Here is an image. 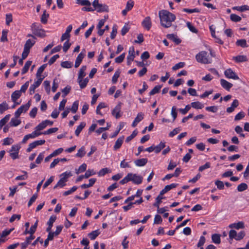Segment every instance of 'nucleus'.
<instances>
[{
	"label": "nucleus",
	"instance_id": "13",
	"mask_svg": "<svg viewBox=\"0 0 249 249\" xmlns=\"http://www.w3.org/2000/svg\"><path fill=\"white\" fill-rule=\"evenodd\" d=\"M85 50H83L77 56L75 62L74 66L75 68H77L80 66L83 59L85 56Z\"/></svg>",
	"mask_w": 249,
	"mask_h": 249
},
{
	"label": "nucleus",
	"instance_id": "5",
	"mask_svg": "<svg viewBox=\"0 0 249 249\" xmlns=\"http://www.w3.org/2000/svg\"><path fill=\"white\" fill-rule=\"evenodd\" d=\"M20 146L18 145H14L12 146L11 150L9 151L10 156L13 160L18 158V153Z\"/></svg>",
	"mask_w": 249,
	"mask_h": 249
},
{
	"label": "nucleus",
	"instance_id": "36",
	"mask_svg": "<svg viewBox=\"0 0 249 249\" xmlns=\"http://www.w3.org/2000/svg\"><path fill=\"white\" fill-rule=\"evenodd\" d=\"M100 234L98 230H95L89 233L88 235L91 240H94Z\"/></svg>",
	"mask_w": 249,
	"mask_h": 249
},
{
	"label": "nucleus",
	"instance_id": "12",
	"mask_svg": "<svg viewBox=\"0 0 249 249\" xmlns=\"http://www.w3.org/2000/svg\"><path fill=\"white\" fill-rule=\"evenodd\" d=\"M122 103H119L114 108L112 111V114L115 116L116 119H118L121 117L120 112L121 110Z\"/></svg>",
	"mask_w": 249,
	"mask_h": 249
},
{
	"label": "nucleus",
	"instance_id": "21",
	"mask_svg": "<svg viewBox=\"0 0 249 249\" xmlns=\"http://www.w3.org/2000/svg\"><path fill=\"white\" fill-rule=\"evenodd\" d=\"M35 42L34 40L28 39L24 45V49L30 51V49L34 46Z\"/></svg>",
	"mask_w": 249,
	"mask_h": 249
},
{
	"label": "nucleus",
	"instance_id": "23",
	"mask_svg": "<svg viewBox=\"0 0 249 249\" xmlns=\"http://www.w3.org/2000/svg\"><path fill=\"white\" fill-rule=\"evenodd\" d=\"M87 69V67L86 66H83L80 68L79 72L77 79H83V78L86 76V70Z\"/></svg>",
	"mask_w": 249,
	"mask_h": 249
},
{
	"label": "nucleus",
	"instance_id": "51",
	"mask_svg": "<svg viewBox=\"0 0 249 249\" xmlns=\"http://www.w3.org/2000/svg\"><path fill=\"white\" fill-rule=\"evenodd\" d=\"M125 56V53H123L120 56L117 57L115 58V62L117 63H122L123 61V60H124Z\"/></svg>",
	"mask_w": 249,
	"mask_h": 249
},
{
	"label": "nucleus",
	"instance_id": "8",
	"mask_svg": "<svg viewBox=\"0 0 249 249\" xmlns=\"http://www.w3.org/2000/svg\"><path fill=\"white\" fill-rule=\"evenodd\" d=\"M41 134H42V132H38L35 129L32 133L25 135L22 141V142L25 143L29 139H34Z\"/></svg>",
	"mask_w": 249,
	"mask_h": 249
},
{
	"label": "nucleus",
	"instance_id": "53",
	"mask_svg": "<svg viewBox=\"0 0 249 249\" xmlns=\"http://www.w3.org/2000/svg\"><path fill=\"white\" fill-rule=\"evenodd\" d=\"M95 172L93 169L88 170L84 175L85 178H88L92 175H95Z\"/></svg>",
	"mask_w": 249,
	"mask_h": 249
},
{
	"label": "nucleus",
	"instance_id": "20",
	"mask_svg": "<svg viewBox=\"0 0 249 249\" xmlns=\"http://www.w3.org/2000/svg\"><path fill=\"white\" fill-rule=\"evenodd\" d=\"M124 140V137L122 136L119 138L115 142V145H114L113 149L114 150H116L119 149L122 145Z\"/></svg>",
	"mask_w": 249,
	"mask_h": 249
},
{
	"label": "nucleus",
	"instance_id": "45",
	"mask_svg": "<svg viewBox=\"0 0 249 249\" xmlns=\"http://www.w3.org/2000/svg\"><path fill=\"white\" fill-rule=\"evenodd\" d=\"M236 44L243 48L247 47L246 40L244 39L237 40Z\"/></svg>",
	"mask_w": 249,
	"mask_h": 249
},
{
	"label": "nucleus",
	"instance_id": "48",
	"mask_svg": "<svg viewBox=\"0 0 249 249\" xmlns=\"http://www.w3.org/2000/svg\"><path fill=\"white\" fill-rule=\"evenodd\" d=\"M38 220L37 219L36 220L35 223L34 224V225L32 226L30 228V229L29 230V232H30V234H33L35 232L36 228L38 225Z\"/></svg>",
	"mask_w": 249,
	"mask_h": 249
},
{
	"label": "nucleus",
	"instance_id": "18",
	"mask_svg": "<svg viewBox=\"0 0 249 249\" xmlns=\"http://www.w3.org/2000/svg\"><path fill=\"white\" fill-rule=\"evenodd\" d=\"M238 105H239V102H238V101L237 100H236V99H235L233 101L231 106L230 107H228L227 108V110H226L227 112H228V113H231V112H232L234 110L235 108L236 107H237Z\"/></svg>",
	"mask_w": 249,
	"mask_h": 249
},
{
	"label": "nucleus",
	"instance_id": "61",
	"mask_svg": "<svg viewBox=\"0 0 249 249\" xmlns=\"http://www.w3.org/2000/svg\"><path fill=\"white\" fill-rule=\"evenodd\" d=\"M185 65V63L184 62H179L178 63L176 64L172 68V70L173 71H176L178 69L183 68Z\"/></svg>",
	"mask_w": 249,
	"mask_h": 249
},
{
	"label": "nucleus",
	"instance_id": "24",
	"mask_svg": "<svg viewBox=\"0 0 249 249\" xmlns=\"http://www.w3.org/2000/svg\"><path fill=\"white\" fill-rule=\"evenodd\" d=\"M21 92L19 90L15 91L11 95L12 101L16 103V101L21 96Z\"/></svg>",
	"mask_w": 249,
	"mask_h": 249
},
{
	"label": "nucleus",
	"instance_id": "54",
	"mask_svg": "<svg viewBox=\"0 0 249 249\" xmlns=\"http://www.w3.org/2000/svg\"><path fill=\"white\" fill-rule=\"evenodd\" d=\"M78 108V101H75L71 107V109L70 110L71 111V112L73 113H75L76 112L77 109Z\"/></svg>",
	"mask_w": 249,
	"mask_h": 249
},
{
	"label": "nucleus",
	"instance_id": "4",
	"mask_svg": "<svg viewBox=\"0 0 249 249\" xmlns=\"http://www.w3.org/2000/svg\"><path fill=\"white\" fill-rule=\"evenodd\" d=\"M31 28L33 33L39 37H44L45 36V31L39 27V24L34 23L31 26Z\"/></svg>",
	"mask_w": 249,
	"mask_h": 249
},
{
	"label": "nucleus",
	"instance_id": "7",
	"mask_svg": "<svg viewBox=\"0 0 249 249\" xmlns=\"http://www.w3.org/2000/svg\"><path fill=\"white\" fill-rule=\"evenodd\" d=\"M128 177L130 178V181H132L134 183L140 184L142 180V177L137 175L136 174L128 173Z\"/></svg>",
	"mask_w": 249,
	"mask_h": 249
},
{
	"label": "nucleus",
	"instance_id": "26",
	"mask_svg": "<svg viewBox=\"0 0 249 249\" xmlns=\"http://www.w3.org/2000/svg\"><path fill=\"white\" fill-rule=\"evenodd\" d=\"M96 180V178H90L89 179V183L83 184L81 186V187L82 189H86V188L91 187L95 183Z\"/></svg>",
	"mask_w": 249,
	"mask_h": 249
},
{
	"label": "nucleus",
	"instance_id": "14",
	"mask_svg": "<svg viewBox=\"0 0 249 249\" xmlns=\"http://www.w3.org/2000/svg\"><path fill=\"white\" fill-rule=\"evenodd\" d=\"M220 84L221 86L227 90H229L233 86L231 83L223 79L220 80Z\"/></svg>",
	"mask_w": 249,
	"mask_h": 249
},
{
	"label": "nucleus",
	"instance_id": "27",
	"mask_svg": "<svg viewBox=\"0 0 249 249\" xmlns=\"http://www.w3.org/2000/svg\"><path fill=\"white\" fill-rule=\"evenodd\" d=\"M86 126V123L84 122H81L80 124L77 126L76 129L75 131V134L77 136L79 135L81 131Z\"/></svg>",
	"mask_w": 249,
	"mask_h": 249
},
{
	"label": "nucleus",
	"instance_id": "34",
	"mask_svg": "<svg viewBox=\"0 0 249 249\" xmlns=\"http://www.w3.org/2000/svg\"><path fill=\"white\" fill-rule=\"evenodd\" d=\"M191 105L192 107L196 109H202L204 107V105L198 101L192 102Z\"/></svg>",
	"mask_w": 249,
	"mask_h": 249
},
{
	"label": "nucleus",
	"instance_id": "59",
	"mask_svg": "<svg viewBox=\"0 0 249 249\" xmlns=\"http://www.w3.org/2000/svg\"><path fill=\"white\" fill-rule=\"evenodd\" d=\"M245 116V114L244 112L241 111L239 112L234 118L235 121H239L243 118Z\"/></svg>",
	"mask_w": 249,
	"mask_h": 249
},
{
	"label": "nucleus",
	"instance_id": "19",
	"mask_svg": "<svg viewBox=\"0 0 249 249\" xmlns=\"http://www.w3.org/2000/svg\"><path fill=\"white\" fill-rule=\"evenodd\" d=\"M148 160L146 158L138 159L134 161V163L137 166L141 167L144 166L147 162Z\"/></svg>",
	"mask_w": 249,
	"mask_h": 249
},
{
	"label": "nucleus",
	"instance_id": "3",
	"mask_svg": "<svg viewBox=\"0 0 249 249\" xmlns=\"http://www.w3.org/2000/svg\"><path fill=\"white\" fill-rule=\"evenodd\" d=\"M94 7V10H96L98 12H107L108 10V6L106 4H103L99 3V0H94L92 3Z\"/></svg>",
	"mask_w": 249,
	"mask_h": 249
},
{
	"label": "nucleus",
	"instance_id": "42",
	"mask_svg": "<svg viewBox=\"0 0 249 249\" xmlns=\"http://www.w3.org/2000/svg\"><path fill=\"white\" fill-rule=\"evenodd\" d=\"M161 88V86L160 85H157L150 92L149 94L150 95H153L155 94L156 93H157L159 92L160 89Z\"/></svg>",
	"mask_w": 249,
	"mask_h": 249
},
{
	"label": "nucleus",
	"instance_id": "6",
	"mask_svg": "<svg viewBox=\"0 0 249 249\" xmlns=\"http://www.w3.org/2000/svg\"><path fill=\"white\" fill-rule=\"evenodd\" d=\"M31 106L30 101H29L26 104L21 106L15 113L16 118H18L21 114L23 112H26Z\"/></svg>",
	"mask_w": 249,
	"mask_h": 249
},
{
	"label": "nucleus",
	"instance_id": "52",
	"mask_svg": "<svg viewBox=\"0 0 249 249\" xmlns=\"http://www.w3.org/2000/svg\"><path fill=\"white\" fill-rule=\"evenodd\" d=\"M7 34H8V31L6 30H3L2 31V36L0 38L1 41L2 42H5L7 41Z\"/></svg>",
	"mask_w": 249,
	"mask_h": 249
},
{
	"label": "nucleus",
	"instance_id": "64",
	"mask_svg": "<svg viewBox=\"0 0 249 249\" xmlns=\"http://www.w3.org/2000/svg\"><path fill=\"white\" fill-rule=\"evenodd\" d=\"M71 87L67 86L64 89L62 90V92L63 93L62 96L65 97L70 91Z\"/></svg>",
	"mask_w": 249,
	"mask_h": 249
},
{
	"label": "nucleus",
	"instance_id": "22",
	"mask_svg": "<svg viewBox=\"0 0 249 249\" xmlns=\"http://www.w3.org/2000/svg\"><path fill=\"white\" fill-rule=\"evenodd\" d=\"M166 36L169 39L172 40L177 44H178L181 42L180 39L178 38L176 35L173 34H168Z\"/></svg>",
	"mask_w": 249,
	"mask_h": 249
},
{
	"label": "nucleus",
	"instance_id": "28",
	"mask_svg": "<svg viewBox=\"0 0 249 249\" xmlns=\"http://www.w3.org/2000/svg\"><path fill=\"white\" fill-rule=\"evenodd\" d=\"M212 239L213 242L216 244H219L221 242L220 236L218 234H213Z\"/></svg>",
	"mask_w": 249,
	"mask_h": 249
},
{
	"label": "nucleus",
	"instance_id": "35",
	"mask_svg": "<svg viewBox=\"0 0 249 249\" xmlns=\"http://www.w3.org/2000/svg\"><path fill=\"white\" fill-rule=\"evenodd\" d=\"M46 66L47 64H43L38 69L37 72L36 73V77H42L41 76V74L44 71V69L46 68Z\"/></svg>",
	"mask_w": 249,
	"mask_h": 249
},
{
	"label": "nucleus",
	"instance_id": "56",
	"mask_svg": "<svg viewBox=\"0 0 249 249\" xmlns=\"http://www.w3.org/2000/svg\"><path fill=\"white\" fill-rule=\"evenodd\" d=\"M87 168V165L85 163H83L80 166L78 169L76 171V173L77 174H79L80 173H82L86 171Z\"/></svg>",
	"mask_w": 249,
	"mask_h": 249
},
{
	"label": "nucleus",
	"instance_id": "1",
	"mask_svg": "<svg viewBox=\"0 0 249 249\" xmlns=\"http://www.w3.org/2000/svg\"><path fill=\"white\" fill-rule=\"evenodd\" d=\"M161 25L164 28L170 27L172 25V22L176 18V16L167 10H161L159 13Z\"/></svg>",
	"mask_w": 249,
	"mask_h": 249
},
{
	"label": "nucleus",
	"instance_id": "2",
	"mask_svg": "<svg viewBox=\"0 0 249 249\" xmlns=\"http://www.w3.org/2000/svg\"><path fill=\"white\" fill-rule=\"evenodd\" d=\"M196 61L200 63L207 64L212 62V58L206 51H201L196 55Z\"/></svg>",
	"mask_w": 249,
	"mask_h": 249
},
{
	"label": "nucleus",
	"instance_id": "15",
	"mask_svg": "<svg viewBox=\"0 0 249 249\" xmlns=\"http://www.w3.org/2000/svg\"><path fill=\"white\" fill-rule=\"evenodd\" d=\"M229 227L231 229L234 228L236 230L243 229L244 228V223L243 222L240 221L238 223H234L229 225Z\"/></svg>",
	"mask_w": 249,
	"mask_h": 249
},
{
	"label": "nucleus",
	"instance_id": "10",
	"mask_svg": "<svg viewBox=\"0 0 249 249\" xmlns=\"http://www.w3.org/2000/svg\"><path fill=\"white\" fill-rule=\"evenodd\" d=\"M45 142V141L44 140H40L36 141L31 143L29 144L28 148L27 149V151L28 152H31L34 148H36L38 145H41L44 144Z\"/></svg>",
	"mask_w": 249,
	"mask_h": 249
},
{
	"label": "nucleus",
	"instance_id": "46",
	"mask_svg": "<svg viewBox=\"0 0 249 249\" xmlns=\"http://www.w3.org/2000/svg\"><path fill=\"white\" fill-rule=\"evenodd\" d=\"M37 80H36L34 84L32 85L33 86H34L35 88H37L39 86V85L42 83V81L43 79L44 78V77L43 76L42 77H36Z\"/></svg>",
	"mask_w": 249,
	"mask_h": 249
},
{
	"label": "nucleus",
	"instance_id": "41",
	"mask_svg": "<svg viewBox=\"0 0 249 249\" xmlns=\"http://www.w3.org/2000/svg\"><path fill=\"white\" fill-rule=\"evenodd\" d=\"M248 188V185L245 183H242L238 185L237 186V190L239 192H243L246 190H247Z\"/></svg>",
	"mask_w": 249,
	"mask_h": 249
},
{
	"label": "nucleus",
	"instance_id": "39",
	"mask_svg": "<svg viewBox=\"0 0 249 249\" xmlns=\"http://www.w3.org/2000/svg\"><path fill=\"white\" fill-rule=\"evenodd\" d=\"M233 10H236L237 11L243 12L246 10H249V7L247 5H243L241 6H235L232 8Z\"/></svg>",
	"mask_w": 249,
	"mask_h": 249
},
{
	"label": "nucleus",
	"instance_id": "37",
	"mask_svg": "<svg viewBox=\"0 0 249 249\" xmlns=\"http://www.w3.org/2000/svg\"><path fill=\"white\" fill-rule=\"evenodd\" d=\"M16 118H12L10 122V124L12 126H17L21 123V121Z\"/></svg>",
	"mask_w": 249,
	"mask_h": 249
},
{
	"label": "nucleus",
	"instance_id": "31",
	"mask_svg": "<svg viewBox=\"0 0 249 249\" xmlns=\"http://www.w3.org/2000/svg\"><path fill=\"white\" fill-rule=\"evenodd\" d=\"M165 147V143L164 142H160V144L156 146H154V151L155 153H159L161 149Z\"/></svg>",
	"mask_w": 249,
	"mask_h": 249
},
{
	"label": "nucleus",
	"instance_id": "55",
	"mask_svg": "<svg viewBox=\"0 0 249 249\" xmlns=\"http://www.w3.org/2000/svg\"><path fill=\"white\" fill-rule=\"evenodd\" d=\"M186 25L190 31L194 33H196L197 32V29L190 22H187Z\"/></svg>",
	"mask_w": 249,
	"mask_h": 249
},
{
	"label": "nucleus",
	"instance_id": "9",
	"mask_svg": "<svg viewBox=\"0 0 249 249\" xmlns=\"http://www.w3.org/2000/svg\"><path fill=\"white\" fill-rule=\"evenodd\" d=\"M225 76L229 79L239 80V77L231 69L229 68L224 71Z\"/></svg>",
	"mask_w": 249,
	"mask_h": 249
},
{
	"label": "nucleus",
	"instance_id": "50",
	"mask_svg": "<svg viewBox=\"0 0 249 249\" xmlns=\"http://www.w3.org/2000/svg\"><path fill=\"white\" fill-rule=\"evenodd\" d=\"M58 130V128L53 127L48 129L47 131L42 132V134L49 135L56 132Z\"/></svg>",
	"mask_w": 249,
	"mask_h": 249
},
{
	"label": "nucleus",
	"instance_id": "58",
	"mask_svg": "<svg viewBox=\"0 0 249 249\" xmlns=\"http://www.w3.org/2000/svg\"><path fill=\"white\" fill-rule=\"evenodd\" d=\"M215 184L216 185L217 188L219 190H222L224 188V184L222 181L220 180H216L215 182Z\"/></svg>",
	"mask_w": 249,
	"mask_h": 249
},
{
	"label": "nucleus",
	"instance_id": "30",
	"mask_svg": "<svg viewBox=\"0 0 249 249\" xmlns=\"http://www.w3.org/2000/svg\"><path fill=\"white\" fill-rule=\"evenodd\" d=\"M233 59L236 62H243L247 61V57L245 55H238L233 57Z\"/></svg>",
	"mask_w": 249,
	"mask_h": 249
},
{
	"label": "nucleus",
	"instance_id": "63",
	"mask_svg": "<svg viewBox=\"0 0 249 249\" xmlns=\"http://www.w3.org/2000/svg\"><path fill=\"white\" fill-rule=\"evenodd\" d=\"M110 172V170L107 168H105L102 169L98 173V175L99 176H103L106 175L107 173Z\"/></svg>",
	"mask_w": 249,
	"mask_h": 249
},
{
	"label": "nucleus",
	"instance_id": "43",
	"mask_svg": "<svg viewBox=\"0 0 249 249\" xmlns=\"http://www.w3.org/2000/svg\"><path fill=\"white\" fill-rule=\"evenodd\" d=\"M46 126H47V125H46L45 123H44V122L43 121L41 123H40L39 124H38L35 127V129L38 132H40V131L44 129Z\"/></svg>",
	"mask_w": 249,
	"mask_h": 249
},
{
	"label": "nucleus",
	"instance_id": "11",
	"mask_svg": "<svg viewBox=\"0 0 249 249\" xmlns=\"http://www.w3.org/2000/svg\"><path fill=\"white\" fill-rule=\"evenodd\" d=\"M142 24L144 29L148 31L149 30L152 26V22L150 17H146L144 18L142 22Z\"/></svg>",
	"mask_w": 249,
	"mask_h": 249
},
{
	"label": "nucleus",
	"instance_id": "40",
	"mask_svg": "<svg viewBox=\"0 0 249 249\" xmlns=\"http://www.w3.org/2000/svg\"><path fill=\"white\" fill-rule=\"evenodd\" d=\"M49 14L46 13V11L44 10L41 17V22L43 24H46L48 20Z\"/></svg>",
	"mask_w": 249,
	"mask_h": 249
},
{
	"label": "nucleus",
	"instance_id": "38",
	"mask_svg": "<svg viewBox=\"0 0 249 249\" xmlns=\"http://www.w3.org/2000/svg\"><path fill=\"white\" fill-rule=\"evenodd\" d=\"M10 115H6L0 121V127L1 128L9 121Z\"/></svg>",
	"mask_w": 249,
	"mask_h": 249
},
{
	"label": "nucleus",
	"instance_id": "60",
	"mask_svg": "<svg viewBox=\"0 0 249 249\" xmlns=\"http://www.w3.org/2000/svg\"><path fill=\"white\" fill-rule=\"evenodd\" d=\"M77 189V187L76 186H73L72 187L70 190L65 191L63 193V195L65 196H68L73 192H75Z\"/></svg>",
	"mask_w": 249,
	"mask_h": 249
},
{
	"label": "nucleus",
	"instance_id": "32",
	"mask_svg": "<svg viewBox=\"0 0 249 249\" xmlns=\"http://www.w3.org/2000/svg\"><path fill=\"white\" fill-rule=\"evenodd\" d=\"M31 64H32V61H27L25 63V64L24 67L23 68V69L21 70V74H24L28 71L29 69V67H30Z\"/></svg>",
	"mask_w": 249,
	"mask_h": 249
},
{
	"label": "nucleus",
	"instance_id": "44",
	"mask_svg": "<svg viewBox=\"0 0 249 249\" xmlns=\"http://www.w3.org/2000/svg\"><path fill=\"white\" fill-rule=\"evenodd\" d=\"M86 154V152L85 151V147L82 146L80 148L77 154H76V156L78 157H83Z\"/></svg>",
	"mask_w": 249,
	"mask_h": 249
},
{
	"label": "nucleus",
	"instance_id": "33",
	"mask_svg": "<svg viewBox=\"0 0 249 249\" xmlns=\"http://www.w3.org/2000/svg\"><path fill=\"white\" fill-rule=\"evenodd\" d=\"M9 109L8 105L6 102L0 104V113L2 114L5 111Z\"/></svg>",
	"mask_w": 249,
	"mask_h": 249
},
{
	"label": "nucleus",
	"instance_id": "57",
	"mask_svg": "<svg viewBox=\"0 0 249 249\" xmlns=\"http://www.w3.org/2000/svg\"><path fill=\"white\" fill-rule=\"evenodd\" d=\"M120 72L119 70L116 71V72H115L114 75L112 77V82L113 84H115L117 82V79L120 76Z\"/></svg>",
	"mask_w": 249,
	"mask_h": 249
},
{
	"label": "nucleus",
	"instance_id": "49",
	"mask_svg": "<svg viewBox=\"0 0 249 249\" xmlns=\"http://www.w3.org/2000/svg\"><path fill=\"white\" fill-rule=\"evenodd\" d=\"M230 18L234 22H238L241 20V18L240 17L234 14H232L230 15Z\"/></svg>",
	"mask_w": 249,
	"mask_h": 249
},
{
	"label": "nucleus",
	"instance_id": "25",
	"mask_svg": "<svg viewBox=\"0 0 249 249\" xmlns=\"http://www.w3.org/2000/svg\"><path fill=\"white\" fill-rule=\"evenodd\" d=\"M77 81L79 84L80 88L82 89L86 87L88 83L89 82V79L88 78H86L84 79H77Z\"/></svg>",
	"mask_w": 249,
	"mask_h": 249
},
{
	"label": "nucleus",
	"instance_id": "62",
	"mask_svg": "<svg viewBox=\"0 0 249 249\" xmlns=\"http://www.w3.org/2000/svg\"><path fill=\"white\" fill-rule=\"evenodd\" d=\"M211 167V163L209 162H206L204 165L199 167V171L202 172L203 170L208 169Z\"/></svg>",
	"mask_w": 249,
	"mask_h": 249
},
{
	"label": "nucleus",
	"instance_id": "16",
	"mask_svg": "<svg viewBox=\"0 0 249 249\" xmlns=\"http://www.w3.org/2000/svg\"><path fill=\"white\" fill-rule=\"evenodd\" d=\"M143 118V114L142 112L139 113L134 120L132 126L133 127H135L137 124L141 122Z\"/></svg>",
	"mask_w": 249,
	"mask_h": 249
},
{
	"label": "nucleus",
	"instance_id": "29",
	"mask_svg": "<svg viewBox=\"0 0 249 249\" xmlns=\"http://www.w3.org/2000/svg\"><path fill=\"white\" fill-rule=\"evenodd\" d=\"M72 176L71 172H66L60 175L61 178L64 182H66L68 180V178Z\"/></svg>",
	"mask_w": 249,
	"mask_h": 249
},
{
	"label": "nucleus",
	"instance_id": "17",
	"mask_svg": "<svg viewBox=\"0 0 249 249\" xmlns=\"http://www.w3.org/2000/svg\"><path fill=\"white\" fill-rule=\"evenodd\" d=\"M56 219V217L54 215H52L50 217L49 220L47 222V225H48V227L46 229L47 231H51L53 225V223L55 222Z\"/></svg>",
	"mask_w": 249,
	"mask_h": 249
},
{
	"label": "nucleus",
	"instance_id": "47",
	"mask_svg": "<svg viewBox=\"0 0 249 249\" xmlns=\"http://www.w3.org/2000/svg\"><path fill=\"white\" fill-rule=\"evenodd\" d=\"M72 66V63L70 61H66L61 63V66L64 68H71Z\"/></svg>",
	"mask_w": 249,
	"mask_h": 249
}]
</instances>
